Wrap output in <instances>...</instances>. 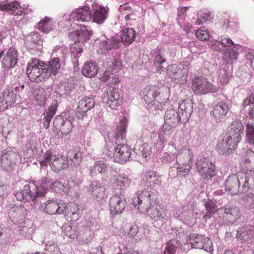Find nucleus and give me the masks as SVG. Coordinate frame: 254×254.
Here are the masks:
<instances>
[{
  "label": "nucleus",
  "instance_id": "nucleus-1",
  "mask_svg": "<svg viewBox=\"0 0 254 254\" xmlns=\"http://www.w3.org/2000/svg\"><path fill=\"white\" fill-rule=\"evenodd\" d=\"M63 187V185L59 181H52L48 177H45L41 180L40 185L35 182H31L25 185L22 190L23 197L31 201L33 207L36 208L44 200L46 191L49 188L55 191H58Z\"/></svg>",
  "mask_w": 254,
  "mask_h": 254
},
{
  "label": "nucleus",
  "instance_id": "nucleus-2",
  "mask_svg": "<svg viewBox=\"0 0 254 254\" xmlns=\"http://www.w3.org/2000/svg\"><path fill=\"white\" fill-rule=\"evenodd\" d=\"M144 92V101L155 110H162L169 100V93L166 89L151 86L146 88Z\"/></svg>",
  "mask_w": 254,
  "mask_h": 254
},
{
  "label": "nucleus",
  "instance_id": "nucleus-3",
  "mask_svg": "<svg viewBox=\"0 0 254 254\" xmlns=\"http://www.w3.org/2000/svg\"><path fill=\"white\" fill-rule=\"evenodd\" d=\"M190 65L186 62L169 65L167 69L168 76L176 84L184 85L188 81Z\"/></svg>",
  "mask_w": 254,
  "mask_h": 254
},
{
  "label": "nucleus",
  "instance_id": "nucleus-4",
  "mask_svg": "<svg viewBox=\"0 0 254 254\" xmlns=\"http://www.w3.org/2000/svg\"><path fill=\"white\" fill-rule=\"evenodd\" d=\"M191 89L195 95H198L208 93H216L219 90L217 87L203 77H195L192 79Z\"/></svg>",
  "mask_w": 254,
  "mask_h": 254
},
{
  "label": "nucleus",
  "instance_id": "nucleus-5",
  "mask_svg": "<svg viewBox=\"0 0 254 254\" xmlns=\"http://www.w3.org/2000/svg\"><path fill=\"white\" fill-rule=\"evenodd\" d=\"M0 10L8 12L14 15H20L23 12L25 14L33 13L34 8L28 5L22 9L17 2L8 0H0Z\"/></svg>",
  "mask_w": 254,
  "mask_h": 254
},
{
  "label": "nucleus",
  "instance_id": "nucleus-6",
  "mask_svg": "<svg viewBox=\"0 0 254 254\" xmlns=\"http://www.w3.org/2000/svg\"><path fill=\"white\" fill-rule=\"evenodd\" d=\"M197 171L204 179H210L215 175V165L209 160H196Z\"/></svg>",
  "mask_w": 254,
  "mask_h": 254
},
{
  "label": "nucleus",
  "instance_id": "nucleus-7",
  "mask_svg": "<svg viewBox=\"0 0 254 254\" xmlns=\"http://www.w3.org/2000/svg\"><path fill=\"white\" fill-rule=\"evenodd\" d=\"M102 102L107 107L113 110L116 109L121 105V102L118 89L113 87L109 88L103 94Z\"/></svg>",
  "mask_w": 254,
  "mask_h": 254
},
{
  "label": "nucleus",
  "instance_id": "nucleus-8",
  "mask_svg": "<svg viewBox=\"0 0 254 254\" xmlns=\"http://www.w3.org/2000/svg\"><path fill=\"white\" fill-rule=\"evenodd\" d=\"M133 204L141 213L147 211L151 205V194L149 191L144 190L132 199Z\"/></svg>",
  "mask_w": 254,
  "mask_h": 254
},
{
  "label": "nucleus",
  "instance_id": "nucleus-9",
  "mask_svg": "<svg viewBox=\"0 0 254 254\" xmlns=\"http://www.w3.org/2000/svg\"><path fill=\"white\" fill-rule=\"evenodd\" d=\"M189 243L191 248L194 249H204L207 252L212 249V242L208 237L202 235L192 234L190 236Z\"/></svg>",
  "mask_w": 254,
  "mask_h": 254
},
{
  "label": "nucleus",
  "instance_id": "nucleus-10",
  "mask_svg": "<svg viewBox=\"0 0 254 254\" xmlns=\"http://www.w3.org/2000/svg\"><path fill=\"white\" fill-rule=\"evenodd\" d=\"M95 102L93 97H85L81 99L76 109L75 116L79 120H83L86 117L87 112L93 108Z\"/></svg>",
  "mask_w": 254,
  "mask_h": 254
},
{
  "label": "nucleus",
  "instance_id": "nucleus-11",
  "mask_svg": "<svg viewBox=\"0 0 254 254\" xmlns=\"http://www.w3.org/2000/svg\"><path fill=\"white\" fill-rule=\"evenodd\" d=\"M127 205L126 199L124 196L115 194L109 200V209L112 215L121 214L125 209Z\"/></svg>",
  "mask_w": 254,
  "mask_h": 254
},
{
  "label": "nucleus",
  "instance_id": "nucleus-12",
  "mask_svg": "<svg viewBox=\"0 0 254 254\" xmlns=\"http://www.w3.org/2000/svg\"><path fill=\"white\" fill-rule=\"evenodd\" d=\"M165 124L164 125V132H166L167 127H170V129L175 128L179 122L182 120V116H180L179 114L174 109H170L166 111L165 116Z\"/></svg>",
  "mask_w": 254,
  "mask_h": 254
},
{
  "label": "nucleus",
  "instance_id": "nucleus-13",
  "mask_svg": "<svg viewBox=\"0 0 254 254\" xmlns=\"http://www.w3.org/2000/svg\"><path fill=\"white\" fill-rule=\"evenodd\" d=\"M16 101L14 92L8 89H5L0 93V111H3L12 107Z\"/></svg>",
  "mask_w": 254,
  "mask_h": 254
},
{
  "label": "nucleus",
  "instance_id": "nucleus-14",
  "mask_svg": "<svg viewBox=\"0 0 254 254\" xmlns=\"http://www.w3.org/2000/svg\"><path fill=\"white\" fill-rule=\"evenodd\" d=\"M121 46V41L117 36H113L110 38L102 40L98 44L101 54H106L108 51L112 49H118Z\"/></svg>",
  "mask_w": 254,
  "mask_h": 254
},
{
  "label": "nucleus",
  "instance_id": "nucleus-15",
  "mask_svg": "<svg viewBox=\"0 0 254 254\" xmlns=\"http://www.w3.org/2000/svg\"><path fill=\"white\" fill-rule=\"evenodd\" d=\"M54 126L59 129L64 135L69 134L72 130L73 126L72 122L67 119L61 117H57L53 122Z\"/></svg>",
  "mask_w": 254,
  "mask_h": 254
},
{
  "label": "nucleus",
  "instance_id": "nucleus-16",
  "mask_svg": "<svg viewBox=\"0 0 254 254\" xmlns=\"http://www.w3.org/2000/svg\"><path fill=\"white\" fill-rule=\"evenodd\" d=\"M240 174L238 176L235 174L232 175L229 177L226 182V190L232 195L237 194L239 192L240 186Z\"/></svg>",
  "mask_w": 254,
  "mask_h": 254
},
{
  "label": "nucleus",
  "instance_id": "nucleus-17",
  "mask_svg": "<svg viewBox=\"0 0 254 254\" xmlns=\"http://www.w3.org/2000/svg\"><path fill=\"white\" fill-rule=\"evenodd\" d=\"M38 60L33 59L28 64L26 69V73L29 79L33 82H42L40 79V75L38 74Z\"/></svg>",
  "mask_w": 254,
  "mask_h": 254
},
{
  "label": "nucleus",
  "instance_id": "nucleus-18",
  "mask_svg": "<svg viewBox=\"0 0 254 254\" xmlns=\"http://www.w3.org/2000/svg\"><path fill=\"white\" fill-rule=\"evenodd\" d=\"M17 50L10 47L2 60L3 66L6 68L14 66L17 63Z\"/></svg>",
  "mask_w": 254,
  "mask_h": 254
},
{
  "label": "nucleus",
  "instance_id": "nucleus-19",
  "mask_svg": "<svg viewBox=\"0 0 254 254\" xmlns=\"http://www.w3.org/2000/svg\"><path fill=\"white\" fill-rule=\"evenodd\" d=\"M254 236V226H244L237 230V238L242 243H245Z\"/></svg>",
  "mask_w": 254,
  "mask_h": 254
},
{
  "label": "nucleus",
  "instance_id": "nucleus-20",
  "mask_svg": "<svg viewBox=\"0 0 254 254\" xmlns=\"http://www.w3.org/2000/svg\"><path fill=\"white\" fill-rule=\"evenodd\" d=\"M180 112L181 113L183 121H188L190 118L192 111V103L190 100H183L179 106Z\"/></svg>",
  "mask_w": 254,
  "mask_h": 254
},
{
  "label": "nucleus",
  "instance_id": "nucleus-21",
  "mask_svg": "<svg viewBox=\"0 0 254 254\" xmlns=\"http://www.w3.org/2000/svg\"><path fill=\"white\" fill-rule=\"evenodd\" d=\"M239 142H237L236 138L232 135H226L224 137L219 147H221L223 152L230 153L237 147Z\"/></svg>",
  "mask_w": 254,
  "mask_h": 254
},
{
  "label": "nucleus",
  "instance_id": "nucleus-22",
  "mask_svg": "<svg viewBox=\"0 0 254 254\" xmlns=\"http://www.w3.org/2000/svg\"><path fill=\"white\" fill-rule=\"evenodd\" d=\"M92 18V13L90 7L85 6L77 9L73 13V19L77 21H89Z\"/></svg>",
  "mask_w": 254,
  "mask_h": 254
},
{
  "label": "nucleus",
  "instance_id": "nucleus-23",
  "mask_svg": "<svg viewBox=\"0 0 254 254\" xmlns=\"http://www.w3.org/2000/svg\"><path fill=\"white\" fill-rule=\"evenodd\" d=\"M244 126L243 124L237 121L232 122L230 130V135L235 138L237 142H240L244 134Z\"/></svg>",
  "mask_w": 254,
  "mask_h": 254
},
{
  "label": "nucleus",
  "instance_id": "nucleus-24",
  "mask_svg": "<svg viewBox=\"0 0 254 254\" xmlns=\"http://www.w3.org/2000/svg\"><path fill=\"white\" fill-rule=\"evenodd\" d=\"M92 34L91 31L83 29L70 33L69 37L72 38L75 42H80L89 40Z\"/></svg>",
  "mask_w": 254,
  "mask_h": 254
},
{
  "label": "nucleus",
  "instance_id": "nucleus-25",
  "mask_svg": "<svg viewBox=\"0 0 254 254\" xmlns=\"http://www.w3.org/2000/svg\"><path fill=\"white\" fill-rule=\"evenodd\" d=\"M165 50L162 47H158L155 50V57L154 60V64L157 68V71L161 73L163 70L162 64L166 62V58L164 56Z\"/></svg>",
  "mask_w": 254,
  "mask_h": 254
},
{
  "label": "nucleus",
  "instance_id": "nucleus-26",
  "mask_svg": "<svg viewBox=\"0 0 254 254\" xmlns=\"http://www.w3.org/2000/svg\"><path fill=\"white\" fill-rule=\"evenodd\" d=\"M229 110V107L226 103L219 102L213 107L212 113L215 119L220 121L226 116Z\"/></svg>",
  "mask_w": 254,
  "mask_h": 254
},
{
  "label": "nucleus",
  "instance_id": "nucleus-27",
  "mask_svg": "<svg viewBox=\"0 0 254 254\" xmlns=\"http://www.w3.org/2000/svg\"><path fill=\"white\" fill-rule=\"evenodd\" d=\"M112 145L114 146V147L111 152H112L115 150V152H116V157L119 159H128L130 157L131 152L127 146L125 145H121V144H119L116 148L114 143L112 142H109V144L106 145V147L108 148Z\"/></svg>",
  "mask_w": 254,
  "mask_h": 254
},
{
  "label": "nucleus",
  "instance_id": "nucleus-28",
  "mask_svg": "<svg viewBox=\"0 0 254 254\" xmlns=\"http://www.w3.org/2000/svg\"><path fill=\"white\" fill-rule=\"evenodd\" d=\"M221 209L224 210L223 217L229 222H233L240 217L241 212L238 207H222Z\"/></svg>",
  "mask_w": 254,
  "mask_h": 254
},
{
  "label": "nucleus",
  "instance_id": "nucleus-29",
  "mask_svg": "<svg viewBox=\"0 0 254 254\" xmlns=\"http://www.w3.org/2000/svg\"><path fill=\"white\" fill-rule=\"evenodd\" d=\"M136 38V32L131 28H126L121 32V39L122 42L125 46L131 44Z\"/></svg>",
  "mask_w": 254,
  "mask_h": 254
},
{
  "label": "nucleus",
  "instance_id": "nucleus-30",
  "mask_svg": "<svg viewBox=\"0 0 254 254\" xmlns=\"http://www.w3.org/2000/svg\"><path fill=\"white\" fill-rule=\"evenodd\" d=\"M108 10L106 8L96 6L92 15L93 21L97 23H102L107 18Z\"/></svg>",
  "mask_w": 254,
  "mask_h": 254
},
{
  "label": "nucleus",
  "instance_id": "nucleus-31",
  "mask_svg": "<svg viewBox=\"0 0 254 254\" xmlns=\"http://www.w3.org/2000/svg\"><path fill=\"white\" fill-rule=\"evenodd\" d=\"M45 212L50 215L60 214L64 212V209L56 201H48L44 207Z\"/></svg>",
  "mask_w": 254,
  "mask_h": 254
},
{
  "label": "nucleus",
  "instance_id": "nucleus-32",
  "mask_svg": "<svg viewBox=\"0 0 254 254\" xmlns=\"http://www.w3.org/2000/svg\"><path fill=\"white\" fill-rule=\"evenodd\" d=\"M98 70V66L95 63L89 62L84 64L82 72L85 76L91 78L96 75Z\"/></svg>",
  "mask_w": 254,
  "mask_h": 254
},
{
  "label": "nucleus",
  "instance_id": "nucleus-33",
  "mask_svg": "<svg viewBox=\"0 0 254 254\" xmlns=\"http://www.w3.org/2000/svg\"><path fill=\"white\" fill-rule=\"evenodd\" d=\"M206 211H202V218L209 219L217 211V207L216 203L212 200L208 199L204 204Z\"/></svg>",
  "mask_w": 254,
  "mask_h": 254
},
{
  "label": "nucleus",
  "instance_id": "nucleus-34",
  "mask_svg": "<svg viewBox=\"0 0 254 254\" xmlns=\"http://www.w3.org/2000/svg\"><path fill=\"white\" fill-rule=\"evenodd\" d=\"M34 96L37 104L39 106H43L45 104L47 95L45 89L38 87L35 88L34 90Z\"/></svg>",
  "mask_w": 254,
  "mask_h": 254
},
{
  "label": "nucleus",
  "instance_id": "nucleus-35",
  "mask_svg": "<svg viewBox=\"0 0 254 254\" xmlns=\"http://www.w3.org/2000/svg\"><path fill=\"white\" fill-rule=\"evenodd\" d=\"M53 28V24L51 18L45 17L42 19L37 24V28L44 33H49Z\"/></svg>",
  "mask_w": 254,
  "mask_h": 254
},
{
  "label": "nucleus",
  "instance_id": "nucleus-36",
  "mask_svg": "<svg viewBox=\"0 0 254 254\" xmlns=\"http://www.w3.org/2000/svg\"><path fill=\"white\" fill-rule=\"evenodd\" d=\"M51 169L55 172L68 168V160H52L49 162Z\"/></svg>",
  "mask_w": 254,
  "mask_h": 254
},
{
  "label": "nucleus",
  "instance_id": "nucleus-37",
  "mask_svg": "<svg viewBox=\"0 0 254 254\" xmlns=\"http://www.w3.org/2000/svg\"><path fill=\"white\" fill-rule=\"evenodd\" d=\"M178 172L187 174L191 168V160H177Z\"/></svg>",
  "mask_w": 254,
  "mask_h": 254
},
{
  "label": "nucleus",
  "instance_id": "nucleus-38",
  "mask_svg": "<svg viewBox=\"0 0 254 254\" xmlns=\"http://www.w3.org/2000/svg\"><path fill=\"white\" fill-rule=\"evenodd\" d=\"M38 74L41 81H45L50 77V72H49V67L47 64L41 61L38 60Z\"/></svg>",
  "mask_w": 254,
  "mask_h": 254
},
{
  "label": "nucleus",
  "instance_id": "nucleus-39",
  "mask_svg": "<svg viewBox=\"0 0 254 254\" xmlns=\"http://www.w3.org/2000/svg\"><path fill=\"white\" fill-rule=\"evenodd\" d=\"M48 67H49V72L50 76L51 75H56L59 71L61 67L60 59L58 58H53L48 62Z\"/></svg>",
  "mask_w": 254,
  "mask_h": 254
},
{
  "label": "nucleus",
  "instance_id": "nucleus-40",
  "mask_svg": "<svg viewBox=\"0 0 254 254\" xmlns=\"http://www.w3.org/2000/svg\"><path fill=\"white\" fill-rule=\"evenodd\" d=\"M246 127V142L250 145H254V124L248 122Z\"/></svg>",
  "mask_w": 254,
  "mask_h": 254
},
{
  "label": "nucleus",
  "instance_id": "nucleus-41",
  "mask_svg": "<svg viewBox=\"0 0 254 254\" xmlns=\"http://www.w3.org/2000/svg\"><path fill=\"white\" fill-rule=\"evenodd\" d=\"M56 107L52 106L50 107L48 111L44 113L45 116L43 118V125L44 127L48 128L50 126V122L54 115L56 114Z\"/></svg>",
  "mask_w": 254,
  "mask_h": 254
},
{
  "label": "nucleus",
  "instance_id": "nucleus-42",
  "mask_svg": "<svg viewBox=\"0 0 254 254\" xmlns=\"http://www.w3.org/2000/svg\"><path fill=\"white\" fill-rule=\"evenodd\" d=\"M127 122V121L126 119H123L121 120L120 126L119 127H117L115 135L117 140L118 139L120 138L122 139L125 138L126 132Z\"/></svg>",
  "mask_w": 254,
  "mask_h": 254
},
{
  "label": "nucleus",
  "instance_id": "nucleus-43",
  "mask_svg": "<svg viewBox=\"0 0 254 254\" xmlns=\"http://www.w3.org/2000/svg\"><path fill=\"white\" fill-rule=\"evenodd\" d=\"M230 17L228 14L226 13H220L217 15L218 26L221 28L226 29L230 22Z\"/></svg>",
  "mask_w": 254,
  "mask_h": 254
},
{
  "label": "nucleus",
  "instance_id": "nucleus-44",
  "mask_svg": "<svg viewBox=\"0 0 254 254\" xmlns=\"http://www.w3.org/2000/svg\"><path fill=\"white\" fill-rule=\"evenodd\" d=\"M238 52L233 49L226 50L223 54V59L227 63H230L234 60H237Z\"/></svg>",
  "mask_w": 254,
  "mask_h": 254
},
{
  "label": "nucleus",
  "instance_id": "nucleus-45",
  "mask_svg": "<svg viewBox=\"0 0 254 254\" xmlns=\"http://www.w3.org/2000/svg\"><path fill=\"white\" fill-rule=\"evenodd\" d=\"M210 16V12L206 9L200 10L198 13V18L195 22V24L200 25L205 23L207 18Z\"/></svg>",
  "mask_w": 254,
  "mask_h": 254
},
{
  "label": "nucleus",
  "instance_id": "nucleus-46",
  "mask_svg": "<svg viewBox=\"0 0 254 254\" xmlns=\"http://www.w3.org/2000/svg\"><path fill=\"white\" fill-rule=\"evenodd\" d=\"M196 36L199 40L201 41H206L209 38V34L204 26H202L197 29L196 31Z\"/></svg>",
  "mask_w": 254,
  "mask_h": 254
},
{
  "label": "nucleus",
  "instance_id": "nucleus-47",
  "mask_svg": "<svg viewBox=\"0 0 254 254\" xmlns=\"http://www.w3.org/2000/svg\"><path fill=\"white\" fill-rule=\"evenodd\" d=\"M106 165L103 160H98L95 163L93 167L91 168V171L95 173H102L106 170Z\"/></svg>",
  "mask_w": 254,
  "mask_h": 254
},
{
  "label": "nucleus",
  "instance_id": "nucleus-48",
  "mask_svg": "<svg viewBox=\"0 0 254 254\" xmlns=\"http://www.w3.org/2000/svg\"><path fill=\"white\" fill-rule=\"evenodd\" d=\"M157 173L154 171H149L146 175V181L149 183L153 184L160 185L161 182L159 180V177L156 175Z\"/></svg>",
  "mask_w": 254,
  "mask_h": 254
},
{
  "label": "nucleus",
  "instance_id": "nucleus-49",
  "mask_svg": "<svg viewBox=\"0 0 254 254\" xmlns=\"http://www.w3.org/2000/svg\"><path fill=\"white\" fill-rule=\"evenodd\" d=\"M178 155L179 157L184 159H191L192 157V152L190 151V147L188 146H185L181 149Z\"/></svg>",
  "mask_w": 254,
  "mask_h": 254
},
{
  "label": "nucleus",
  "instance_id": "nucleus-50",
  "mask_svg": "<svg viewBox=\"0 0 254 254\" xmlns=\"http://www.w3.org/2000/svg\"><path fill=\"white\" fill-rule=\"evenodd\" d=\"M230 77V74L226 69L220 70L218 78L221 84L225 85L228 83Z\"/></svg>",
  "mask_w": 254,
  "mask_h": 254
},
{
  "label": "nucleus",
  "instance_id": "nucleus-51",
  "mask_svg": "<svg viewBox=\"0 0 254 254\" xmlns=\"http://www.w3.org/2000/svg\"><path fill=\"white\" fill-rule=\"evenodd\" d=\"M82 153L79 147H75L67 152L66 159H78L81 158Z\"/></svg>",
  "mask_w": 254,
  "mask_h": 254
},
{
  "label": "nucleus",
  "instance_id": "nucleus-52",
  "mask_svg": "<svg viewBox=\"0 0 254 254\" xmlns=\"http://www.w3.org/2000/svg\"><path fill=\"white\" fill-rule=\"evenodd\" d=\"M82 153L79 147H75L67 152L66 159H78L81 158Z\"/></svg>",
  "mask_w": 254,
  "mask_h": 254
},
{
  "label": "nucleus",
  "instance_id": "nucleus-53",
  "mask_svg": "<svg viewBox=\"0 0 254 254\" xmlns=\"http://www.w3.org/2000/svg\"><path fill=\"white\" fill-rule=\"evenodd\" d=\"M158 219H164L167 217V210L166 207L161 203L157 204Z\"/></svg>",
  "mask_w": 254,
  "mask_h": 254
},
{
  "label": "nucleus",
  "instance_id": "nucleus-54",
  "mask_svg": "<svg viewBox=\"0 0 254 254\" xmlns=\"http://www.w3.org/2000/svg\"><path fill=\"white\" fill-rule=\"evenodd\" d=\"M1 166L3 170L10 172L12 170L14 163L12 160H1Z\"/></svg>",
  "mask_w": 254,
  "mask_h": 254
},
{
  "label": "nucleus",
  "instance_id": "nucleus-55",
  "mask_svg": "<svg viewBox=\"0 0 254 254\" xmlns=\"http://www.w3.org/2000/svg\"><path fill=\"white\" fill-rule=\"evenodd\" d=\"M218 42L223 46V47H230L234 45L233 42L232 40L226 35L221 36L218 41Z\"/></svg>",
  "mask_w": 254,
  "mask_h": 254
},
{
  "label": "nucleus",
  "instance_id": "nucleus-56",
  "mask_svg": "<svg viewBox=\"0 0 254 254\" xmlns=\"http://www.w3.org/2000/svg\"><path fill=\"white\" fill-rule=\"evenodd\" d=\"M116 182L117 185L120 186L121 188L122 187H124L126 185L128 186L131 181L126 176L119 175L118 176Z\"/></svg>",
  "mask_w": 254,
  "mask_h": 254
},
{
  "label": "nucleus",
  "instance_id": "nucleus-57",
  "mask_svg": "<svg viewBox=\"0 0 254 254\" xmlns=\"http://www.w3.org/2000/svg\"><path fill=\"white\" fill-rule=\"evenodd\" d=\"M177 247L171 241L166 245L164 254H175Z\"/></svg>",
  "mask_w": 254,
  "mask_h": 254
},
{
  "label": "nucleus",
  "instance_id": "nucleus-58",
  "mask_svg": "<svg viewBox=\"0 0 254 254\" xmlns=\"http://www.w3.org/2000/svg\"><path fill=\"white\" fill-rule=\"evenodd\" d=\"M254 104V92H252L244 99L243 102V106L246 108V107Z\"/></svg>",
  "mask_w": 254,
  "mask_h": 254
},
{
  "label": "nucleus",
  "instance_id": "nucleus-59",
  "mask_svg": "<svg viewBox=\"0 0 254 254\" xmlns=\"http://www.w3.org/2000/svg\"><path fill=\"white\" fill-rule=\"evenodd\" d=\"M69 208V212H70L72 215L74 214H78L79 213L80 207L79 206L73 202H71L68 204V206L67 207V208Z\"/></svg>",
  "mask_w": 254,
  "mask_h": 254
},
{
  "label": "nucleus",
  "instance_id": "nucleus-60",
  "mask_svg": "<svg viewBox=\"0 0 254 254\" xmlns=\"http://www.w3.org/2000/svg\"><path fill=\"white\" fill-rule=\"evenodd\" d=\"M148 211V215L151 218L158 220L157 204L156 205L155 207L150 208Z\"/></svg>",
  "mask_w": 254,
  "mask_h": 254
},
{
  "label": "nucleus",
  "instance_id": "nucleus-61",
  "mask_svg": "<svg viewBox=\"0 0 254 254\" xmlns=\"http://www.w3.org/2000/svg\"><path fill=\"white\" fill-rule=\"evenodd\" d=\"M71 227L69 225H66L64 227V230H63L64 231V234L65 236L70 238H74L75 236H77V235L75 234V232L72 233L71 232Z\"/></svg>",
  "mask_w": 254,
  "mask_h": 254
},
{
  "label": "nucleus",
  "instance_id": "nucleus-62",
  "mask_svg": "<svg viewBox=\"0 0 254 254\" xmlns=\"http://www.w3.org/2000/svg\"><path fill=\"white\" fill-rule=\"evenodd\" d=\"M39 38V35L37 33H31L27 37V40L31 42L32 43L36 45L38 44V39Z\"/></svg>",
  "mask_w": 254,
  "mask_h": 254
},
{
  "label": "nucleus",
  "instance_id": "nucleus-63",
  "mask_svg": "<svg viewBox=\"0 0 254 254\" xmlns=\"http://www.w3.org/2000/svg\"><path fill=\"white\" fill-rule=\"evenodd\" d=\"M243 156L246 159H254V151L249 149H244Z\"/></svg>",
  "mask_w": 254,
  "mask_h": 254
},
{
  "label": "nucleus",
  "instance_id": "nucleus-64",
  "mask_svg": "<svg viewBox=\"0 0 254 254\" xmlns=\"http://www.w3.org/2000/svg\"><path fill=\"white\" fill-rule=\"evenodd\" d=\"M118 254H139V253L138 252L134 250L126 249L123 251H121Z\"/></svg>",
  "mask_w": 254,
  "mask_h": 254
}]
</instances>
